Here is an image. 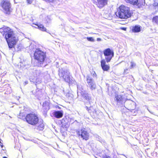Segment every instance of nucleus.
<instances>
[{
	"mask_svg": "<svg viewBox=\"0 0 158 158\" xmlns=\"http://www.w3.org/2000/svg\"><path fill=\"white\" fill-rule=\"evenodd\" d=\"M0 32L4 36L9 48H14L18 39L13 30L9 27L3 26L0 28Z\"/></svg>",
	"mask_w": 158,
	"mask_h": 158,
	"instance_id": "obj_1",
	"label": "nucleus"
},
{
	"mask_svg": "<svg viewBox=\"0 0 158 158\" xmlns=\"http://www.w3.org/2000/svg\"><path fill=\"white\" fill-rule=\"evenodd\" d=\"M117 12V16L122 19H126L130 18L133 14L130 7L123 5L119 6Z\"/></svg>",
	"mask_w": 158,
	"mask_h": 158,
	"instance_id": "obj_2",
	"label": "nucleus"
},
{
	"mask_svg": "<svg viewBox=\"0 0 158 158\" xmlns=\"http://www.w3.org/2000/svg\"><path fill=\"white\" fill-rule=\"evenodd\" d=\"M33 56L36 62V65L41 67L46 58V53L39 49H36L34 52Z\"/></svg>",
	"mask_w": 158,
	"mask_h": 158,
	"instance_id": "obj_3",
	"label": "nucleus"
},
{
	"mask_svg": "<svg viewBox=\"0 0 158 158\" xmlns=\"http://www.w3.org/2000/svg\"><path fill=\"white\" fill-rule=\"evenodd\" d=\"M25 119L27 123L32 126L37 125L39 122V118L37 115L32 113L27 114Z\"/></svg>",
	"mask_w": 158,
	"mask_h": 158,
	"instance_id": "obj_4",
	"label": "nucleus"
},
{
	"mask_svg": "<svg viewBox=\"0 0 158 158\" xmlns=\"http://www.w3.org/2000/svg\"><path fill=\"white\" fill-rule=\"evenodd\" d=\"M59 75L60 77L63 78L64 81L69 83V85L72 84L73 80L70 77V73L66 70H62L59 71Z\"/></svg>",
	"mask_w": 158,
	"mask_h": 158,
	"instance_id": "obj_5",
	"label": "nucleus"
},
{
	"mask_svg": "<svg viewBox=\"0 0 158 158\" xmlns=\"http://www.w3.org/2000/svg\"><path fill=\"white\" fill-rule=\"evenodd\" d=\"M0 5L4 10V13L9 15L12 11L11 8L10 3L9 1L7 0H3L0 3Z\"/></svg>",
	"mask_w": 158,
	"mask_h": 158,
	"instance_id": "obj_6",
	"label": "nucleus"
},
{
	"mask_svg": "<svg viewBox=\"0 0 158 158\" xmlns=\"http://www.w3.org/2000/svg\"><path fill=\"white\" fill-rule=\"evenodd\" d=\"M103 54L105 56V59L107 63L110 61L112 58L114 56V52L113 50L108 48L103 51Z\"/></svg>",
	"mask_w": 158,
	"mask_h": 158,
	"instance_id": "obj_7",
	"label": "nucleus"
},
{
	"mask_svg": "<svg viewBox=\"0 0 158 158\" xmlns=\"http://www.w3.org/2000/svg\"><path fill=\"white\" fill-rule=\"evenodd\" d=\"M77 135L83 140H87L89 139V135L88 131L85 128H82L76 131Z\"/></svg>",
	"mask_w": 158,
	"mask_h": 158,
	"instance_id": "obj_8",
	"label": "nucleus"
},
{
	"mask_svg": "<svg viewBox=\"0 0 158 158\" xmlns=\"http://www.w3.org/2000/svg\"><path fill=\"white\" fill-rule=\"evenodd\" d=\"M108 0H96L94 1V3L100 9L107 5Z\"/></svg>",
	"mask_w": 158,
	"mask_h": 158,
	"instance_id": "obj_9",
	"label": "nucleus"
},
{
	"mask_svg": "<svg viewBox=\"0 0 158 158\" xmlns=\"http://www.w3.org/2000/svg\"><path fill=\"white\" fill-rule=\"evenodd\" d=\"M101 67L104 71H108L110 69L109 64L106 63L107 61L105 59H103L100 61Z\"/></svg>",
	"mask_w": 158,
	"mask_h": 158,
	"instance_id": "obj_10",
	"label": "nucleus"
},
{
	"mask_svg": "<svg viewBox=\"0 0 158 158\" xmlns=\"http://www.w3.org/2000/svg\"><path fill=\"white\" fill-rule=\"evenodd\" d=\"M86 81L90 89L92 90H95L96 88V85L93 81V80L89 76H88Z\"/></svg>",
	"mask_w": 158,
	"mask_h": 158,
	"instance_id": "obj_11",
	"label": "nucleus"
},
{
	"mask_svg": "<svg viewBox=\"0 0 158 158\" xmlns=\"http://www.w3.org/2000/svg\"><path fill=\"white\" fill-rule=\"evenodd\" d=\"M131 5H136L138 8H141L145 5L144 0H134Z\"/></svg>",
	"mask_w": 158,
	"mask_h": 158,
	"instance_id": "obj_12",
	"label": "nucleus"
},
{
	"mask_svg": "<svg viewBox=\"0 0 158 158\" xmlns=\"http://www.w3.org/2000/svg\"><path fill=\"white\" fill-rule=\"evenodd\" d=\"M32 24L37 26V28L40 30L43 31H47V29L43 24L38 22L33 23Z\"/></svg>",
	"mask_w": 158,
	"mask_h": 158,
	"instance_id": "obj_13",
	"label": "nucleus"
},
{
	"mask_svg": "<svg viewBox=\"0 0 158 158\" xmlns=\"http://www.w3.org/2000/svg\"><path fill=\"white\" fill-rule=\"evenodd\" d=\"M141 29V26L136 25L132 27L131 31L133 33H138L140 31Z\"/></svg>",
	"mask_w": 158,
	"mask_h": 158,
	"instance_id": "obj_14",
	"label": "nucleus"
},
{
	"mask_svg": "<svg viewBox=\"0 0 158 158\" xmlns=\"http://www.w3.org/2000/svg\"><path fill=\"white\" fill-rule=\"evenodd\" d=\"M53 115L56 118H62L63 116V111H57L54 112Z\"/></svg>",
	"mask_w": 158,
	"mask_h": 158,
	"instance_id": "obj_15",
	"label": "nucleus"
},
{
	"mask_svg": "<svg viewBox=\"0 0 158 158\" xmlns=\"http://www.w3.org/2000/svg\"><path fill=\"white\" fill-rule=\"evenodd\" d=\"M115 101L118 103H120L122 102L124 100V98L123 95H115Z\"/></svg>",
	"mask_w": 158,
	"mask_h": 158,
	"instance_id": "obj_16",
	"label": "nucleus"
},
{
	"mask_svg": "<svg viewBox=\"0 0 158 158\" xmlns=\"http://www.w3.org/2000/svg\"><path fill=\"white\" fill-rule=\"evenodd\" d=\"M152 22L155 23H158V15L155 16L152 19Z\"/></svg>",
	"mask_w": 158,
	"mask_h": 158,
	"instance_id": "obj_17",
	"label": "nucleus"
},
{
	"mask_svg": "<svg viewBox=\"0 0 158 158\" xmlns=\"http://www.w3.org/2000/svg\"><path fill=\"white\" fill-rule=\"evenodd\" d=\"M44 128V125L43 123L40 124L37 127V128L39 130H42Z\"/></svg>",
	"mask_w": 158,
	"mask_h": 158,
	"instance_id": "obj_18",
	"label": "nucleus"
},
{
	"mask_svg": "<svg viewBox=\"0 0 158 158\" xmlns=\"http://www.w3.org/2000/svg\"><path fill=\"white\" fill-rule=\"evenodd\" d=\"M87 40L91 42H94V39L93 37H87L86 38Z\"/></svg>",
	"mask_w": 158,
	"mask_h": 158,
	"instance_id": "obj_19",
	"label": "nucleus"
},
{
	"mask_svg": "<svg viewBox=\"0 0 158 158\" xmlns=\"http://www.w3.org/2000/svg\"><path fill=\"white\" fill-rule=\"evenodd\" d=\"M126 3L131 4L134 0H124Z\"/></svg>",
	"mask_w": 158,
	"mask_h": 158,
	"instance_id": "obj_20",
	"label": "nucleus"
},
{
	"mask_svg": "<svg viewBox=\"0 0 158 158\" xmlns=\"http://www.w3.org/2000/svg\"><path fill=\"white\" fill-rule=\"evenodd\" d=\"M131 66H130V69H132V68H133L135 65H136V64H135V63L134 62H131Z\"/></svg>",
	"mask_w": 158,
	"mask_h": 158,
	"instance_id": "obj_21",
	"label": "nucleus"
},
{
	"mask_svg": "<svg viewBox=\"0 0 158 158\" xmlns=\"http://www.w3.org/2000/svg\"><path fill=\"white\" fill-rule=\"evenodd\" d=\"M2 140L0 139V146L1 147V148H2L3 147V145L2 143Z\"/></svg>",
	"mask_w": 158,
	"mask_h": 158,
	"instance_id": "obj_22",
	"label": "nucleus"
},
{
	"mask_svg": "<svg viewBox=\"0 0 158 158\" xmlns=\"http://www.w3.org/2000/svg\"><path fill=\"white\" fill-rule=\"evenodd\" d=\"M27 2L28 4H31L32 2V0H27Z\"/></svg>",
	"mask_w": 158,
	"mask_h": 158,
	"instance_id": "obj_23",
	"label": "nucleus"
},
{
	"mask_svg": "<svg viewBox=\"0 0 158 158\" xmlns=\"http://www.w3.org/2000/svg\"><path fill=\"white\" fill-rule=\"evenodd\" d=\"M120 29L122 30H123L125 31L127 30V28L126 27H122L120 28Z\"/></svg>",
	"mask_w": 158,
	"mask_h": 158,
	"instance_id": "obj_24",
	"label": "nucleus"
},
{
	"mask_svg": "<svg viewBox=\"0 0 158 158\" xmlns=\"http://www.w3.org/2000/svg\"><path fill=\"white\" fill-rule=\"evenodd\" d=\"M48 102L47 101H45L43 103V105L44 106L46 105H48Z\"/></svg>",
	"mask_w": 158,
	"mask_h": 158,
	"instance_id": "obj_25",
	"label": "nucleus"
},
{
	"mask_svg": "<svg viewBox=\"0 0 158 158\" xmlns=\"http://www.w3.org/2000/svg\"><path fill=\"white\" fill-rule=\"evenodd\" d=\"M87 110H88V111L89 113H91V109H90V108H88L87 107Z\"/></svg>",
	"mask_w": 158,
	"mask_h": 158,
	"instance_id": "obj_26",
	"label": "nucleus"
},
{
	"mask_svg": "<svg viewBox=\"0 0 158 158\" xmlns=\"http://www.w3.org/2000/svg\"><path fill=\"white\" fill-rule=\"evenodd\" d=\"M103 158H111V157L109 156H105L103 157Z\"/></svg>",
	"mask_w": 158,
	"mask_h": 158,
	"instance_id": "obj_27",
	"label": "nucleus"
},
{
	"mask_svg": "<svg viewBox=\"0 0 158 158\" xmlns=\"http://www.w3.org/2000/svg\"><path fill=\"white\" fill-rule=\"evenodd\" d=\"M97 40L98 41H100L101 40L100 38H97Z\"/></svg>",
	"mask_w": 158,
	"mask_h": 158,
	"instance_id": "obj_28",
	"label": "nucleus"
},
{
	"mask_svg": "<svg viewBox=\"0 0 158 158\" xmlns=\"http://www.w3.org/2000/svg\"><path fill=\"white\" fill-rule=\"evenodd\" d=\"M3 158H7L6 156H4V157H3Z\"/></svg>",
	"mask_w": 158,
	"mask_h": 158,
	"instance_id": "obj_29",
	"label": "nucleus"
}]
</instances>
